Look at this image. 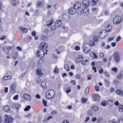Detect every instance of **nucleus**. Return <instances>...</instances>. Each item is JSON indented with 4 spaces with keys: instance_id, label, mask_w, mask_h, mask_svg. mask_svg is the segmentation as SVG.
<instances>
[{
    "instance_id": "f257e3e1",
    "label": "nucleus",
    "mask_w": 123,
    "mask_h": 123,
    "mask_svg": "<svg viewBox=\"0 0 123 123\" xmlns=\"http://www.w3.org/2000/svg\"><path fill=\"white\" fill-rule=\"evenodd\" d=\"M55 92L52 90H50L47 91L46 94V97L48 99H51L55 96Z\"/></svg>"
},
{
    "instance_id": "f03ea898",
    "label": "nucleus",
    "mask_w": 123,
    "mask_h": 123,
    "mask_svg": "<svg viewBox=\"0 0 123 123\" xmlns=\"http://www.w3.org/2000/svg\"><path fill=\"white\" fill-rule=\"evenodd\" d=\"M91 49V47L89 44L85 43L83 46V52L85 53H88Z\"/></svg>"
},
{
    "instance_id": "7ed1b4c3",
    "label": "nucleus",
    "mask_w": 123,
    "mask_h": 123,
    "mask_svg": "<svg viewBox=\"0 0 123 123\" xmlns=\"http://www.w3.org/2000/svg\"><path fill=\"white\" fill-rule=\"evenodd\" d=\"M122 18L121 17L117 16L113 19V24L116 25H118L122 22Z\"/></svg>"
},
{
    "instance_id": "20e7f679",
    "label": "nucleus",
    "mask_w": 123,
    "mask_h": 123,
    "mask_svg": "<svg viewBox=\"0 0 123 123\" xmlns=\"http://www.w3.org/2000/svg\"><path fill=\"white\" fill-rule=\"evenodd\" d=\"M13 118L10 115H5V123H10L12 122Z\"/></svg>"
},
{
    "instance_id": "39448f33",
    "label": "nucleus",
    "mask_w": 123,
    "mask_h": 123,
    "mask_svg": "<svg viewBox=\"0 0 123 123\" xmlns=\"http://www.w3.org/2000/svg\"><path fill=\"white\" fill-rule=\"evenodd\" d=\"M120 53L117 52H115L114 54V57L115 62L116 63L118 62L120 60Z\"/></svg>"
},
{
    "instance_id": "423d86ee",
    "label": "nucleus",
    "mask_w": 123,
    "mask_h": 123,
    "mask_svg": "<svg viewBox=\"0 0 123 123\" xmlns=\"http://www.w3.org/2000/svg\"><path fill=\"white\" fill-rule=\"evenodd\" d=\"M45 53L44 51L42 49L39 50L37 51V55L39 58L43 57L45 56Z\"/></svg>"
},
{
    "instance_id": "0eeeda50",
    "label": "nucleus",
    "mask_w": 123,
    "mask_h": 123,
    "mask_svg": "<svg viewBox=\"0 0 123 123\" xmlns=\"http://www.w3.org/2000/svg\"><path fill=\"white\" fill-rule=\"evenodd\" d=\"M48 45L46 43L44 42H43L41 43L39 46V47L40 49L42 50H45L48 48Z\"/></svg>"
},
{
    "instance_id": "6e6552de",
    "label": "nucleus",
    "mask_w": 123,
    "mask_h": 123,
    "mask_svg": "<svg viewBox=\"0 0 123 123\" xmlns=\"http://www.w3.org/2000/svg\"><path fill=\"white\" fill-rule=\"evenodd\" d=\"M82 3L84 6L85 8H87L89 5L90 0H83Z\"/></svg>"
},
{
    "instance_id": "1a4fd4ad",
    "label": "nucleus",
    "mask_w": 123,
    "mask_h": 123,
    "mask_svg": "<svg viewBox=\"0 0 123 123\" xmlns=\"http://www.w3.org/2000/svg\"><path fill=\"white\" fill-rule=\"evenodd\" d=\"M70 18L67 13H64L62 17V19L65 22L68 21Z\"/></svg>"
},
{
    "instance_id": "9d476101",
    "label": "nucleus",
    "mask_w": 123,
    "mask_h": 123,
    "mask_svg": "<svg viewBox=\"0 0 123 123\" xmlns=\"http://www.w3.org/2000/svg\"><path fill=\"white\" fill-rule=\"evenodd\" d=\"M24 99L26 100L30 101L31 100V96L29 94L25 93L23 96Z\"/></svg>"
},
{
    "instance_id": "9b49d317",
    "label": "nucleus",
    "mask_w": 123,
    "mask_h": 123,
    "mask_svg": "<svg viewBox=\"0 0 123 123\" xmlns=\"http://www.w3.org/2000/svg\"><path fill=\"white\" fill-rule=\"evenodd\" d=\"M13 49V47H3V51L6 54H8V53L9 51L10 50H12Z\"/></svg>"
},
{
    "instance_id": "f8f14e48",
    "label": "nucleus",
    "mask_w": 123,
    "mask_h": 123,
    "mask_svg": "<svg viewBox=\"0 0 123 123\" xmlns=\"http://www.w3.org/2000/svg\"><path fill=\"white\" fill-rule=\"evenodd\" d=\"M105 31L104 30H103L102 31H100L99 34V37L100 39H102L105 37Z\"/></svg>"
},
{
    "instance_id": "ddd939ff",
    "label": "nucleus",
    "mask_w": 123,
    "mask_h": 123,
    "mask_svg": "<svg viewBox=\"0 0 123 123\" xmlns=\"http://www.w3.org/2000/svg\"><path fill=\"white\" fill-rule=\"evenodd\" d=\"M83 59V57L81 55H78L75 59L76 62L77 63H79L81 62Z\"/></svg>"
},
{
    "instance_id": "4468645a",
    "label": "nucleus",
    "mask_w": 123,
    "mask_h": 123,
    "mask_svg": "<svg viewBox=\"0 0 123 123\" xmlns=\"http://www.w3.org/2000/svg\"><path fill=\"white\" fill-rule=\"evenodd\" d=\"M77 10L74 7L71 8L68 11L69 13L71 15H74L76 12Z\"/></svg>"
},
{
    "instance_id": "2eb2a0df",
    "label": "nucleus",
    "mask_w": 123,
    "mask_h": 123,
    "mask_svg": "<svg viewBox=\"0 0 123 123\" xmlns=\"http://www.w3.org/2000/svg\"><path fill=\"white\" fill-rule=\"evenodd\" d=\"M81 6V4L80 3L78 2H76L74 5V8L76 9V10H77Z\"/></svg>"
},
{
    "instance_id": "dca6fc26",
    "label": "nucleus",
    "mask_w": 123,
    "mask_h": 123,
    "mask_svg": "<svg viewBox=\"0 0 123 123\" xmlns=\"http://www.w3.org/2000/svg\"><path fill=\"white\" fill-rule=\"evenodd\" d=\"M62 25V23L61 20H59L55 23V25L56 27H59L60 26Z\"/></svg>"
},
{
    "instance_id": "f3484780",
    "label": "nucleus",
    "mask_w": 123,
    "mask_h": 123,
    "mask_svg": "<svg viewBox=\"0 0 123 123\" xmlns=\"http://www.w3.org/2000/svg\"><path fill=\"white\" fill-rule=\"evenodd\" d=\"M19 3L15 0H12L11 1V4L13 7H15L18 5Z\"/></svg>"
},
{
    "instance_id": "a211bd4d",
    "label": "nucleus",
    "mask_w": 123,
    "mask_h": 123,
    "mask_svg": "<svg viewBox=\"0 0 123 123\" xmlns=\"http://www.w3.org/2000/svg\"><path fill=\"white\" fill-rule=\"evenodd\" d=\"M36 73L39 76H42L43 75V73L42 72L41 69H37L36 70Z\"/></svg>"
},
{
    "instance_id": "6ab92c4d",
    "label": "nucleus",
    "mask_w": 123,
    "mask_h": 123,
    "mask_svg": "<svg viewBox=\"0 0 123 123\" xmlns=\"http://www.w3.org/2000/svg\"><path fill=\"white\" fill-rule=\"evenodd\" d=\"M93 97L95 101H98L99 100L100 97L98 94H94L93 95Z\"/></svg>"
},
{
    "instance_id": "aec40b11",
    "label": "nucleus",
    "mask_w": 123,
    "mask_h": 123,
    "mask_svg": "<svg viewBox=\"0 0 123 123\" xmlns=\"http://www.w3.org/2000/svg\"><path fill=\"white\" fill-rule=\"evenodd\" d=\"M89 9L88 8H86L84 9L83 10V14L85 15H87L89 13Z\"/></svg>"
},
{
    "instance_id": "412c9836",
    "label": "nucleus",
    "mask_w": 123,
    "mask_h": 123,
    "mask_svg": "<svg viewBox=\"0 0 123 123\" xmlns=\"http://www.w3.org/2000/svg\"><path fill=\"white\" fill-rule=\"evenodd\" d=\"M4 110L6 112H9L10 111V107L8 105L4 106L3 107Z\"/></svg>"
},
{
    "instance_id": "4be33fe9",
    "label": "nucleus",
    "mask_w": 123,
    "mask_h": 123,
    "mask_svg": "<svg viewBox=\"0 0 123 123\" xmlns=\"http://www.w3.org/2000/svg\"><path fill=\"white\" fill-rule=\"evenodd\" d=\"M105 29L106 31H109L111 29V26L110 25L108 24L106 25Z\"/></svg>"
},
{
    "instance_id": "5701e85b",
    "label": "nucleus",
    "mask_w": 123,
    "mask_h": 123,
    "mask_svg": "<svg viewBox=\"0 0 123 123\" xmlns=\"http://www.w3.org/2000/svg\"><path fill=\"white\" fill-rule=\"evenodd\" d=\"M118 110L120 112H122L123 111V106L121 105H119L118 106Z\"/></svg>"
},
{
    "instance_id": "b1692460",
    "label": "nucleus",
    "mask_w": 123,
    "mask_h": 123,
    "mask_svg": "<svg viewBox=\"0 0 123 123\" xmlns=\"http://www.w3.org/2000/svg\"><path fill=\"white\" fill-rule=\"evenodd\" d=\"M12 78L10 76L7 75L5 76V77H4L3 78V80H9L11 78Z\"/></svg>"
},
{
    "instance_id": "393cba45",
    "label": "nucleus",
    "mask_w": 123,
    "mask_h": 123,
    "mask_svg": "<svg viewBox=\"0 0 123 123\" xmlns=\"http://www.w3.org/2000/svg\"><path fill=\"white\" fill-rule=\"evenodd\" d=\"M52 117L51 116H48L45 119H44L43 120V122L44 123H46L47 122L48 120L51 118Z\"/></svg>"
},
{
    "instance_id": "a878e982",
    "label": "nucleus",
    "mask_w": 123,
    "mask_h": 123,
    "mask_svg": "<svg viewBox=\"0 0 123 123\" xmlns=\"http://www.w3.org/2000/svg\"><path fill=\"white\" fill-rule=\"evenodd\" d=\"M16 87L15 85L14 84H11L10 87V89L12 91H13Z\"/></svg>"
},
{
    "instance_id": "bb28decb",
    "label": "nucleus",
    "mask_w": 123,
    "mask_h": 123,
    "mask_svg": "<svg viewBox=\"0 0 123 123\" xmlns=\"http://www.w3.org/2000/svg\"><path fill=\"white\" fill-rule=\"evenodd\" d=\"M42 61L41 60H40L37 65V67L38 68L41 67L42 66Z\"/></svg>"
},
{
    "instance_id": "cd10ccee",
    "label": "nucleus",
    "mask_w": 123,
    "mask_h": 123,
    "mask_svg": "<svg viewBox=\"0 0 123 123\" xmlns=\"http://www.w3.org/2000/svg\"><path fill=\"white\" fill-rule=\"evenodd\" d=\"M116 93L118 94L119 95H123V91L122 90L118 89L116 91Z\"/></svg>"
},
{
    "instance_id": "c85d7f7f",
    "label": "nucleus",
    "mask_w": 123,
    "mask_h": 123,
    "mask_svg": "<svg viewBox=\"0 0 123 123\" xmlns=\"http://www.w3.org/2000/svg\"><path fill=\"white\" fill-rule=\"evenodd\" d=\"M20 29L22 31L24 32H26L27 31V29L26 28H23L22 27H20Z\"/></svg>"
},
{
    "instance_id": "c756f323",
    "label": "nucleus",
    "mask_w": 123,
    "mask_h": 123,
    "mask_svg": "<svg viewBox=\"0 0 123 123\" xmlns=\"http://www.w3.org/2000/svg\"><path fill=\"white\" fill-rule=\"evenodd\" d=\"M89 45L90 46V47H91V46H94L95 45V42L93 40H91L89 42Z\"/></svg>"
},
{
    "instance_id": "7c9ffc66",
    "label": "nucleus",
    "mask_w": 123,
    "mask_h": 123,
    "mask_svg": "<svg viewBox=\"0 0 123 123\" xmlns=\"http://www.w3.org/2000/svg\"><path fill=\"white\" fill-rule=\"evenodd\" d=\"M97 1L98 0H92L91 4L92 5H95Z\"/></svg>"
},
{
    "instance_id": "2f4dec72",
    "label": "nucleus",
    "mask_w": 123,
    "mask_h": 123,
    "mask_svg": "<svg viewBox=\"0 0 123 123\" xmlns=\"http://www.w3.org/2000/svg\"><path fill=\"white\" fill-rule=\"evenodd\" d=\"M65 92L67 93H68L70 92H71L70 88L69 87H67L66 89Z\"/></svg>"
},
{
    "instance_id": "473e14b6",
    "label": "nucleus",
    "mask_w": 123,
    "mask_h": 123,
    "mask_svg": "<svg viewBox=\"0 0 123 123\" xmlns=\"http://www.w3.org/2000/svg\"><path fill=\"white\" fill-rule=\"evenodd\" d=\"M42 5V3L40 1H38L37 2V6L38 7L41 6Z\"/></svg>"
},
{
    "instance_id": "72a5a7b5",
    "label": "nucleus",
    "mask_w": 123,
    "mask_h": 123,
    "mask_svg": "<svg viewBox=\"0 0 123 123\" xmlns=\"http://www.w3.org/2000/svg\"><path fill=\"white\" fill-rule=\"evenodd\" d=\"M64 68L67 71H69V67L68 65L67 64L65 65L64 66Z\"/></svg>"
},
{
    "instance_id": "f704fd0d",
    "label": "nucleus",
    "mask_w": 123,
    "mask_h": 123,
    "mask_svg": "<svg viewBox=\"0 0 123 123\" xmlns=\"http://www.w3.org/2000/svg\"><path fill=\"white\" fill-rule=\"evenodd\" d=\"M15 108L18 109L21 107V105L18 103H16L15 105Z\"/></svg>"
},
{
    "instance_id": "c9c22d12",
    "label": "nucleus",
    "mask_w": 123,
    "mask_h": 123,
    "mask_svg": "<svg viewBox=\"0 0 123 123\" xmlns=\"http://www.w3.org/2000/svg\"><path fill=\"white\" fill-rule=\"evenodd\" d=\"M92 110L94 111H97L98 109V108L97 106H94L92 107Z\"/></svg>"
},
{
    "instance_id": "e433bc0d",
    "label": "nucleus",
    "mask_w": 123,
    "mask_h": 123,
    "mask_svg": "<svg viewBox=\"0 0 123 123\" xmlns=\"http://www.w3.org/2000/svg\"><path fill=\"white\" fill-rule=\"evenodd\" d=\"M107 102L106 101H103L101 103V105L103 106H105L107 104Z\"/></svg>"
},
{
    "instance_id": "4c0bfd02",
    "label": "nucleus",
    "mask_w": 123,
    "mask_h": 123,
    "mask_svg": "<svg viewBox=\"0 0 123 123\" xmlns=\"http://www.w3.org/2000/svg\"><path fill=\"white\" fill-rule=\"evenodd\" d=\"M81 100L82 103H85L87 101L86 99L84 97L82 98Z\"/></svg>"
},
{
    "instance_id": "58836bf2",
    "label": "nucleus",
    "mask_w": 123,
    "mask_h": 123,
    "mask_svg": "<svg viewBox=\"0 0 123 123\" xmlns=\"http://www.w3.org/2000/svg\"><path fill=\"white\" fill-rule=\"evenodd\" d=\"M31 106L29 105L27 106L25 109L24 110L25 111H28L30 108Z\"/></svg>"
},
{
    "instance_id": "ea45409f",
    "label": "nucleus",
    "mask_w": 123,
    "mask_h": 123,
    "mask_svg": "<svg viewBox=\"0 0 123 123\" xmlns=\"http://www.w3.org/2000/svg\"><path fill=\"white\" fill-rule=\"evenodd\" d=\"M88 62V60H86L85 61H82V60L81 61V63L83 65H86V63H87Z\"/></svg>"
},
{
    "instance_id": "a19ab883",
    "label": "nucleus",
    "mask_w": 123,
    "mask_h": 123,
    "mask_svg": "<svg viewBox=\"0 0 123 123\" xmlns=\"http://www.w3.org/2000/svg\"><path fill=\"white\" fill-rule=\"evenodd\" d=\"M54 22V21L52 19L50 20V23L49 24H47V26H50L52 25V24Z\"/></svg>"
},
{
    "instance_id": "79ce46f5",
    "label": "nucleus",
    "mask_w": 123,
    "mask_h": 123,
    "mask_svg": "<svg viewBox=\"0 0 123 123\" xmlns=\"http://www.w3.org/2000/svg\"><path fill=\"white\" fill-rule=\"evenodd\" d=\"M89 87H87L86 88L85 91V93L86 94L88 95L89 94Z\"/></svg>"
},
{
    "instance_id": "37998d69",
    "label": "nucleus",
    "mask_w": 123,
    "mask_h": 123,
    "mask_svg": "<svg viewBox=\"0 0 123 123\" xmlns=\"http://www.w3.org/2000/svg\"><path fill=\"white\" fill-rule=\"evenodd\" d=\"M41 86L43 88H44L46 86V83L45 82H42Z\"/></svg>"
},
{
    "instance_id": "c03bdc74",
    "label": "nucleus",
    "mask_w": 123,
    "mask_h": 123,
    "mask_svg": "<svg viewBox=\"0 0 123 123\" xmlns=\"http://www.w3.org/2000/svg\"><path fill=\"white\" fill-rule=\"evenodd\" d=\"M88 80H90L92 77V74H89L88 75Z\"/></svg>"
},
{
    "instance_id": "a18cd8bd",
    "label": "nucleus",
    "mask_w": 123,
    "mask_h": 123,
    "mask_svg": "<svg viewBox=\"0 0 123 123\" xmlns=\"http://www.w3.org/2000/svg\"><path fill=\"white\" fill-rule=\"evenodd\" d=\"M36 81L37 83H39L41 82V80L39 78H37L36 79Z\"/></svg>"
},
{
    "instance_id": "49530a36",
    "label": "nucleus",
    "mask_w": 123,
    "mask_h": 123,
    "mask_svg": "<svg viewBox=\"0 0 123 123\" xmlns=\"http://www.w3.org/2000/svg\"><path fill=\"white\" fill-rule=\"evenodd\" d=\"M92 10L93 12H96L98 11V9L97 8H92Z\"/></svg>"
},
{
    "instance_id": "de8ad7c7",
    "label": "nucleus",
    "mask_w": 123,
    "mask_h": 123,
    "mask_svg": "<svg viewBox=\"0 0 123 123\" xmlns=\"http://www.w3.org/2000/svg\"><path fill=\"white\" fill-rule=\"evenodd\" d=\"M105 75L107 77L109 78L110 77V75L109 74L106 72H105Z\"/></svg>"
},
{
    "instance_id": "09e8293b",
    "label": "nucleus",
    "mask_w": 123,
    "mask_h": 123,
    "mask_svg": "<svg viewBox=\"0 0 123 123\" xmlns=\"http://www.w3.org/2000/svg\"><path fill=\"white\" fill-rule=\"evenodd\" d=\"M43 102L44 105L45 106H47V105L46 104L47 101H46L44 99H43Z\"/></svg>"
},
{
    "instance_id": "8fccbe9b",
    "label": "nucleus",
    "mask_w": 123,
    "mask_h": 123,
    "mask_svg": "<svg viewBox=\"0 0 123 123\" xmlns=\"http://www.w3.org/2000/svg\"><path fill=\"white\" fill-rule=\"evenodd\" d=\"M54 71L55 73H58L59 72V69L57 68L56 67Z\"/></svg>"
},
{
    "instance_id": "3c124183",
    "label": "nucleus",
    "mask_w": 123,
    "mask_h": 123,
    "mask_svg": "<svg viewBox=\"0 0 123 123\" xmlns=\"http://www.w3.org/2000/svg\"><path fill=\"white\" fill-rule=\"evenodd\" d=\"M87 114L90 116H91L92 114V113L91 110L87 112Z\"/></svg>"
},
{
    "instance_id": "603ef678",
    "label": "nucleus",
    "mask_w": 123,
    "mask_h": 123,
    "mask_svg": "<svg viewBox=\"0 0 123 123\" xmlns=\"http://www.w3.org/2000/svg\"><path fill=\"white\" fill-rule=\"evenodd\" d=\"M95 90L97 91H99V87L98 86H96L95 87Z\"/></svg>"
},
{
    "instance_id": "864d4df0",
    "label": "nucleus",
    "mask_w": 123,
    "mask_h": 123,
    "mask_svg": "<svg viewBox=\"0 0 123 123\" xmlns=\"http://www.w3.org/2000/svg\"><path fill=\"white\" fill-rule=\"evenodd\" d=\"M6 37V36H2L0 38V40H3Z\"/></svg>"
},
{
    "instance_id": "5fc2aeb1",
    "label": "nucleus",
    "mask_w": 123,
    "mask_h": 123,
    "mask_svg": "<svg viewBox=\"0 0 123 123\" xmlns=\"http://www.w3.org/2000/svg\"><path fill=\"white\" fill-rule=\"evenodd\" d=\"M118 121L119 123H123V119L122 118L119 119Z\"/></svg>"
},
{
    "instance_id": "6e6d98bb",
    "label": "nucleus",
    "mask_w": 123,
    "mask_h": 123,
    "mask_svg": "<svg viewBox=\"0 0 123 123\" xmlns=\"http://www.w3.org/2000/svg\"><path fill=\"white\" fill-rule=\"evenodd\" d=\"M18 97V95H17L14 96L13 98V99L14 100H17Z\"/></svg>"
},
{
    "instance_id": "4d7b16f0",
    "label": "nucleus",
    "mask_w": 123,
    "mask_h": 123,
    "mask_svg": "<svg viewBox=\"0 0 123 123\" xmlns=\"http://www.w3.org/2000/svg\"><path fill=\"white\" fill-rule=\"evenodd\" d=\"M35 97L36 98L38 99H40L41 98L40 96L38 94H37L36 95Z\"/></svg>"
},
{
    "instance_id": "13d9d810",
    "label": "nucleus",
    "mask_w": 123,
    "mask_h": 123,
    "mask_svg": "<svg viewBox=\"0 0 123 123\" xmlns=\"http://www.w3.org/2000/svg\"><path fill=\"white\" fill-rule=\"evenodd\" d=\"M100 57L103 58L104 56V54L103 53H101L100 55Z\"/></svg>"
},
{
    "instance_id": "bf43d9fd",
    "label": "nucleus",
    "mask_w": 123,
    "mask_h": 123,
    "mask_svg": "<svg viewBox=\"0 0 123 123\" xmlns=\"http://www.w3.org/2000/svg\"><path fill=\"white\" fill-rule=\"evenodd\" d=\"M4 91L5 93H7L8 91V88L7 87H6L4 89Z\"/></svg>"
},
{
    "instance_id": "052dcab7",
    "label": "nucleus",
    "mask_w": 123,
    "mask_h": 123,
    "mask_svg": "<svg viewBox=\"0 0 123 123\" xmlns=\"http://www.w3.org/2000/svg\"><path fill=\"white\" fill-rule=\"evenodd\" d=\"M62 123H69V122L68 120H64L63 121Z\"/></svg>"
},
{
    "instance_id": "680f3d73",
    "label": "nucleus",
    "mask_w": 123,
    "mask_h": 123,
    "mask_svg": "<svg viewBox=\"0 0 123 123\" xmlns=\"http://www.w3.org/2000/svg\"><path fill=\"white\" fill-rule=\"evenodd\" d=\"M31 34L33 36H35L36 34V32L34 31H32V32Z\"/></svg>"
},
{
    "instance_id": "e2e57ef3",
    "label": "nucleus",
    "mask_w": 123,
    "mask_h": 123,
    "mask_svg": "<svg viewBox=\"0 0 123 123\" xmlns=\"http://www.w3.org/2000/svg\"><path fill=\"white\" fill-rule=\"evenodd\" d=\"M105 14V15H107L109 14V12L108 11L106 10L104 12Z\"/></svg>"
},
{
    "instance_id": "0e129e2a",
    "label": "nucleus",
    "mask_w": 123,
    "mask_h": 123,
    "mask_svg": "<svg viewBox=\"0 0 123 123\" xmlns=\"http://www.w3.org/2000/svg\"><path fill=\"white\" fill-rule=\"evenodd\" d=\"M55 26H52L51 28V29L52 30H55L56 29Z\"/></svg>"
},
{
    "instance_id": "69168bd1",
    "label": "nucleus",
    "mask_w": 123,
    "mask_h": 123,
    "mask_svg": "<svg viewBox=\"0 0 123 123\" xmlns=\"http://www.w3.org/2000/svg\"><path fill=\"white\" fill-rule=\"evenodd\" d=\"M98 38L96 36L94 37L93 38L94 41H97L98 40Z\"/></svg>"
},
{
    "instance_id": "338daca9",
    "label": "nucleus",
    "mask_w": 123,
    "mask_h": 123,
    "mask_svg": "<svg viewBox=\"0 0 123 123\" xmlns=\"http://www.w3.org/2000/svg\"><path fill=\"white\" fill-rule=\"evenodd\" d=\"M112 70L115 72H116L117 71V69L116 68H114L112 69Z\"/></svg>"
},
{
    "instance_id": "774afa93",
    "label": "nucleus",
    "mask_w": 123,
    "mask_h": 123,
    "mask_svg": "<svg viewBox=\"0 0 123 123\" xmlns=\"http://www.w3.org/2000/svg\"><path fill=\"white\" fill-rule=\"evenodd\" d=\"M117 77L119 79H121L122 78V76L121 74H119L117 76Z\"/></svg>"
}]
</instances>
